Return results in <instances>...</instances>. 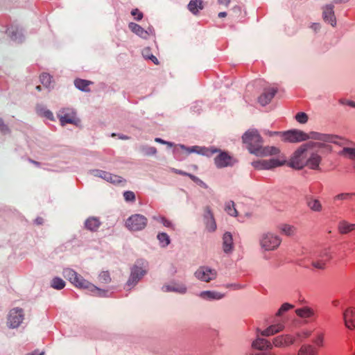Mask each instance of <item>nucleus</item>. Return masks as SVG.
<instances>
[{
  "label": "nucleus",
  "mask_w": 355,
  "mask_h": 355,
  "mask_svg": "<svg viewBox=\"0 0 355 355\" xmlns=\"http://www.w3.org/2000/svg\"><path fill=\"white\" fill-rule=\"evenodd\" d=\"M324 144L320 142L309 141L300 145L292 154L285 164L296 169H302L306 164L307 151L314 148H321Z\"/></svg>",
  "instance_id": "1"
},
{
  "label": "nucleus",
  "mask_w": 355,
  "mask_h": 355,
  "mask_svg": "<svg viewBox=\"0 0 355 355\" xmlns=\"http://www.w3.org/2000/svg\"><path fill=\"white\" fill-rule=\"evenodd\" d=\"M278 134L280 135L283 141L289 143L302 142L309 139H322L320 135L317 132H311L310 134H307L302 130L296 129L279 132Z\"/></svg>",
  "instance_id": "2"
},
{
  "label": "nucleus",
  "mask_w": 355,
  "mask_h": 355,
  "mask_svg": "<svg viewBox=\"0 0 355 355\" xmlns=\"http://www.w3.org/2000/svg\"><path fill=\"white\" fill-rule=\"evenodd\" d=\"M242 139L251 153L259 155L263 147V139L257 130L247 131L243 135Z\"/></svg>",
  "instance_id": "3"
},
{
  "label": "nucleus",
  "mask_w": 355,
  "mask_h": 355,
  "mask_svg": "<svg viewBox=\"0 0 355 355\" xmlns=\"http://www.w3.org/2000/svg\"><path fill=\"white\" fill-rule=\"evenodd\" d=\"M186 150L187 153H191V152H196L198 153H201L202 155L210 156L213 155L214 153L219 151L218 149L214 148H200L198 146H194L191 148H187L184 146H175L174 149L173 150V154L175 157L181 160L184 158V156H182V151Z\"/></svg>",
  "instance_id": "4"
},
{
  "label": "nucleus",
  "mask_w": 355,
  "mask_h": 355,
  "mask_svg": "<svg viewBox=\"0 0 355 355\" xmlns=\"http://www.w3.org/2000/svg\"><path fill=\"white\" fill-rule=\"evenodd\" d=\"M147 221V218L144 216L134 214L127 219L125 227L131 231H139L145 228Z\"/></svg>",
  "instance_id": "5"
},
{
  "label": "nucleus",
  "mask_w": 355,
  "mask_h": 355,
  "mask_svg": "<svg viewBox=\"0 0 355 355\" xmlns=\"http://www.w3.org/2000/svg\"><path fill=\"white\" fill-rule=\"evenodd\" d=\"M64 273L69 277V281L76 287L83 289L90 288L92 284L78 275L74 270L67 268L64 270Z\"/></svg>",
  "instance_id": "6"
},
{
  "label": "nucleus",
  "mask_w": 355,
  "mask_h": 355,
  "mask_svg": "<svg viewBox=\"0 0 355 355\" xmlns=\"http://www.w3.org/2000/svg\"><path fill=\"white\" fill-rule=\"evenodd\" d=\"M286 156L281 155L279 159H272L270 160H262L255 162L253 165L258 169H270L277 166H283L286 164Z\"/></svg>",
  "instance_id": "7"
},
{
  "label": "nucleus",
  "mask_w": 355,
  "mask_h": 355,
  "mask_svg": "<svg viewBox=\"0 0 355 355\" xmlns=\"http://www.w3.org/2000/svg\"><path fill=\"white\" fill-rule=\"evenodd\" d=\"M260 243L266 250H272L280 245L281 239L277 236L267 233L263 235Z\"/></svg>",
  "instance_id": "8"
},
{
  "label": "nucleus",
  "mask_w": 355,
  "mask_h": 355,
  "mask_svg": "<svg viewBox=\"0 0 355 355\" xmlns=\"http://www.w3.org/2000/svg\"><path fill=\"white\" fill-rule=\"evenodd\" d=\"M60 125L64 126L67 124H72L79 126L80 120L77 117L76 112L67 110V112L63 110L62 114L59 116Z\"/></svg>",
  "instance_id": "9"
},
{
  "label": "nucleus",
  "mask_w": 355,
  "mask_h": 355,
  "mask_svg": "<svg viewBox=\"0 0 355 355\" xmlns=\"http://www.w3.org/2000/svg\"><path fill=\"white\" fill-rule=\"evenodd\" d=\"M146 271L139 266H134L132 269L130 278L127 282L128 290H131L142 277L145 275Z\"/></svg>",
  "instance_id": "10"
},
{
  "label": "nucleus",
  "mask_w": 355,
  "mask_h": 355,
  "mask_svg": "<svg viewBox=\"0 0 355 355\" xmlns=\"http://www.w3.org/2000/svg\"><path fill=\"white\" fill-rule=\"evenodd\" d=\"M196 277L206 282H209L212 279H215L217 276V272L215 270L209 268L208 267H200L195 273Z\"/></svg>",
  "instance_id": "11"
},
{
  "label": "nucleus",
  "mask_w": 355,
  "mask_h": 355,
  "mask_svg": "<svg viewBox=\"0 0 355 355\" xmlns=\"http://www.w3.org/2000/svg\"><path fill=\"white\" fill-rule=\"evenodd\" d=\"M24 320L23 310L19 308H14L10 310L8 315L10 327L16 328L19 326Z\"/></svg>",
  "instance_id": "12"
},
{
  "label": "nucleus",
  "mask_w": 355,
  "mask_h": 355,
  "mask_svg": "<svg viewBox=\"0 0 355 355\" xmlns=\"http://www.w3.org/2000/svg\"><path fill=\"white\" fill-rule=\"evenodd\" d=\"M296 342V338L293 335H281L274 338L272 345L276 347H286Z\"/></svg>",
  "instance_id": "13"
},
{
  "label": "nucleus",
  "mask_w": 355,
  "mask_h": 355,
  "mask_svg": "<svg viewBox=\"0 0 355 355\" xmlns=\"http://www.w3.org/2000/svg\"><path fill=\"white\" fill-rule=\"evenodd\" d=\"M128 26L134 33L145 40H146L148 36L155 35V31L152 27L144 30L141 26L134 22L130 23Z\"/></svg>",
  "instance_id": "14"
},
{
  "label": "nucleus",
  "mask_w": 355,
  "mask_h": 355,
  "mask_svg": "<svg viewBox=\"0 0 355 355\" xmlns=\"http://www.w3.org/2000/svg\"><path fill=\"white\" fill-rule=\"evenodd\" d=\"M345 324L349 329H355V308L349 307L343 313Z\"/></svg>",
  "instance_id": "15"
},
{
  "label": "nucleus",
  "mask_w": 355,
  "mask_h": 355,
  "mask_svg": "<svg viewBox=\"0 0 355 355\" xmlns=\"http://www.w3.org/2000/svg\"><path fill=\"white\" fill-rule=\"evenodd\" d=\"M233 157L227 152H220L215 158V163L219 168H223L233 164Z\"/></svg>",
  "instance_id": "16"
},
{
  "label": "nucleus",
  "mask_w": 355,
  "mask_h": 355,
  "mask_svg": "<svg viewBox=\"0 0 355 355\" xmlns=\"http://www.w3.org/2000/svg\"><path fill=\"white\" fill-rule=\"evenodd\" d=\"M322 18L324 21L330 23L333 27L336 26V18L332 4L326 5L323 8Z\"/></svg>",
  "instance_id": "17"
},
{
  "label": "nucleus",
  "mask_w": 355,
  "mask_h": 355,
  "mask_svg": "<svg viewBox=\"0 0 355 355\" xmlns=\"http://www.w3.org/2000/svg\"><path fill=\"white\" fill-rule=\"evenodd\" d=\"M204 220L206 228L209 232H214L216 230V223L214 214L209 207H206Z\"/></svg>",
  "instance_id": "18"
},
{
  "label": "nucleus",
  "mask_w": 355,
  "mask_h": 355,
  "mask_svg": "<svg viewBox=\"0 0 355 355\" xmlns=\"http://www.w3.org/2000/svg\"><path fill=\"white\" fill-rule=\"evenodd\" d=\"M277 92V88L270 87L265 90V92L259 97V103L264 106L268 104Z\"/></svg>",
  "instance_id": "19"
},
{
  "label": "nucleus",
  "mask_w": 355,
  "mask_h": 355,
  "mask_svg": "<svg viewBox=\"0 0 355 355\" xmlns=\"http://www.w3.org/2000/svg\"><path fill=\"white\" fill-rule=\"evenodd\" d=\"M322 157L318 153H313L311 154L310 157L307 158L306 166L313 170L321 171L320 167Z\"/></svg>",
  "instance_id": "20"
},
{
  "label": "nucleus",
  "mask_w": 355,
  "mask_h": 355,
  "mask_svg": "<svg viewBox=\"0 0 355 355\" xmlns=\"http://www.w3.org/2000/svg\"><path fill=\"white\" fill-rule=\"evenodd\" d=\"M284 329V321L282 320L281 322L269 326L267 329L262 331L261 334L263 336H270L282 331Z\"/></svg>",
  "instance_id": "21"
},
{
  "label": "nucleus",
  "mask_w": 355,
  "mask_h": 355,
  "mask_svg": "<svg viewBox=\"0 0 355 355\" xmlns=\"http://www.w3.org/2000/svg\"><path fill=\"white\" fill-rule=\"evenodd\" d=\"M252 346L259 350H265L272 349V344L265 338H257L252 343Z\"/></svg>",
  "instance_id": "22"
},
{
  "label": "nucleus",
  "mask_w": 355,
  "mask_h": 355,
  "mask_svg": "<svg viewBox=\"0 0 355 355\" xmlns=\"http://www.w3.org/2000/svg\"><path fill=\"white\" fill-rule=\"evenodd\" d=\"M338 230L340 234H346L355 230V224L343 220L339 223Z\"/></svg>",
  "instance_id": "23"
},
{
  "label": "nucleus",
  "mask_w": 355,
  "mask_h": 355,
  "mask_svg": "<svg viewBox=\"0 0 355 355\" xmlns=\"http://www.w3.org/2000/svg\"><path fill=\"white\" fill-rule=\"evenodd\" d=\"M188 8L193 15H198L199 11L204 8L203 1L202 0H191Z\"/></svg>",
  "instance_id": "24"
},
{
  "label": "nucleus",
  "mask_w": 355,
  "mask_h": 355,
  "mask_svg": "<svg viewBox=\"0 0 355 355\" xmlns=\"http://www.w3.org/2000/svg\"><path fill=\"white\" fill-rule=\"evenodd\" d=\"M74 85L79 89L89 92H90L89 86L93 85V82L85 79L76 78L74 80Z\"/></svg>",
  "instance_id": "25"
},
{
  "label": "nucleus",
  "mask_w": 355,
  "mask_h": 355,
  "mask_svg": "<svg viewBox=\"0 0 355 355\" xmlns=\"http://www.w3.org/2000/svg\"><path fill=\"white\" fill-rule=\"evenodd\" d=\"M223 250L225 252H230L233 248V238L230 232H226L223 235Z\"/></svg>",
  "instance_id": "26"
},
{
  "label": "nucleus",
  "mask_w": 355,
  "mask_h": 355,
  "mask_svg": "<svg viewBox=\"0 0 355 355\" xmlns=\"http://www.w3.org/2000/svg\"><path fill=\"white\" fill-rule=\"evenodd\" d=\"M101 225V222L98 218L96 217H90L89 218L85 223V227L92 232H95L99 227Z\"/></svg>",
  "instance_id": "27"
},
{
  "label": "nucleus",
  "mask_w": 355,
  "mask_h": 355,
  "mask_svg": "<svg viewBox=\"0 0 355 355\" xmlns=\"http://www.w3.org/2000/svg\"><path fill=\"white\" fill-rule=\"evenodd\" d=\"M331 255L326 253L322 259L313 261L312 266L318 269H324L327 263L331 260Z\"/></svg>",
  "instance_id": "28"
},
{
  "label": "nucleus",
  "mask_w": 355,
  "mask_h": 355,
  "mask_svg": "<svg viewBox=\"0 0 355 355\" xmlns=\"http://www.w3.org/2000/svg\"><path fill=\"white\" fill-rule=\"evenodd\" d=\"M280 150L279 148L275 147V146H266L262 147L260 153L259 155H276L279 154Z\"/></svg>",
  "instance_id": "29"
},
{
  "label": "nucleus",
  "mask_w": 355,
  "mask_h": 355,
  "mask_svg": "<svg viewBox=\"0 0 355 355\" xmlns=\"http://www.w3.org/2000/svg\"><path fill=\"white\" fill-rule=\"evenodd\" d=\"M317 351L310 345H302L298 351L297 355H316Z\"/></svg>",
  "instance_id": "30"
},
{
  "label": "nucleus",
  "mask_w": 355,
  "mask_h": 355,
  "mask_svg": "<svg viewBox=\"0 0 355 355\" xmlns=\"http://www.w3.org/2000/svg\"><path fill=\"white\" fill-rule=\"evenodd\" d=\"M173 171L176 174L188 176L191 180H193L197 184L206 187L205 184L202 180H200L199 178H198L197 177H196L195 175H193L192 174L184 172L182 171L174 169V168L173 169Z\"/></svg>",
  "instance_id": "31"
},
{
  "label": "nucleus",
  "mask_w": 355,
  "mask_h": 355,
  "mask_svg": "<svg viewBox=\"0 0 355 355\" xmlns=\"http://www.w3.org/2000/svg\"><path fill=\"white\" fill-rule=\"evenodd\" d=\"M89 290L94 294V295L97 297H107L109 291L107 289H101L96 286L91 284L90 288Z\"/></svg>",
  "instance_id": "32"
},
{
  "label": "nucleus",
  "mask_w": 355,
  "mask_h": 355,
  "mask_svg": "<svg viewBox=\"0 0 355 355\" xmlns=\"http://www.w3.org/2000/svg\"><path fill=\"white\" fill-rule=\"evenodd\" d=\"M37 113L42 117H44L50 121H54L52 112L44 107L38 108Z\"/></svg>",
  "instance_id": "33"
},
{
  "label": "nucleus",
  "mask_w": 355,
  "mask_h": 355,
  "mask_svg": "<svg viewBox=\"0 0 355 355\" xmlns=\"http://www.w3.org/2000/svg\"><path fill=\"white\" fill-rule=\"evenodd\" d=\"M150 49L149 47L144 49V50L143 51V53H142L144 58L146 60H151L156 65L159 64V61H158L157 58L155 56H154L153 55L150 54Z\"/></svg>",
  "instance_id": "34"
},
{
  "label": "nucleus",
  "mask_w": 355,
  "mask_h": 355,
  "mask_svg": "<svg viewBox=\"0 0 355 355\" xmlns=\"http://www.w3.org/2000/svg\"><path fill=\"white\" fill-rule=\"evenodd\" d=\"M296 314L302 318H309L313 315V311L307 307L298 309L295 311Z\"/></svg>",
  "instance_id": "35"
},
{
  "label": "nucleus",
  "mask_w": 355,
  "mask_h": 355,
  "mask_svg": "<svg viewBox=\"0 0 355 355\" xmlns=\"http://www.w3.org/2000/svg\"><path fill=\"white\" fill-rule=\"evenodd\" d=\"M280 232L286 236H291L294 233V227L291 225L284 224L282 225L279 227Z\"/></svg>",
  "instance_id": "36"
},
{
  "label": "nucleus",
  "mask_w": 355,
  "mask_h": 355,
  "mask_svg": "<svg viewBox=\"0 0 355 355\" xmlns=\"http://www.w3.org/2000/svg\"><path fill=\"white\" fill-rule=\"evenodd\" d=\"M51 76L47 73H42L40 76V82L46 87H48L51 85Z\"/></svg>",
  "instance_id": "37"
},
{
  "label": "nucleus",
  "mask_w": 355,
  "mask_h": 355,
  "mask_svg": "<svg viewBox=\"0 0 355 355\" xmlns=\"http://www.w3.org/2000/svg\"><path fill=\"white\" fill-rule=\"evenodd\" d=\"M200 296L209 299H220L223 297V295L212 291H204L200 294Z\"/></svg>",
  "instance_id": "38"
},
{
  "label": "nucleus",
  "mask_w": 355,
  "mask_h": 355,
  "mask_svg": "<svg viewBox=\"0 0 355 355\" xmlns=\"http://www.w3.org/2000/svg\"><path fill=\"white\" fill-rule=\"evenodd\" d=\"M51 286L55 289L60 290L65 286V283L62 279L55 277L52 280Z\"/></svg>",
  "instance_id": "39"
},
{
  "label": "nucleus",
  "mask_w": 355,
  "mask_h": 355,
  "mask_svg": "<svg viewBox=\"0 0 355 355\" xmlns=\"http://www.w3.org/2000/svg\"><path fill=\"white\" fill-rule=\"evenodd\" d=\"M99 280L101 283L107 284L111 282L112 278L108 271H103L99 275Z\"/></svg>",
  "instance_id": "40"
},
{
  "label": "nucleus",
  "mask_w": 355,
  "mask_h": 355,
  "mask_svg": "<svg viewBox=\"0 0 355 355\" xmlns=\"http://www.w3.org/2000/svg\"><path fill=\"white\" fill-rule=\"evenodd\" d=\"M340 154L347 156L351 159H355V148H344Z\"/></svg>",
  "instance_id": "41"
},
{
  "label": "nucleus",
  "mask_w": 355,
  "mask_h": 355,
  "mask_svg": "<svg viewBox=\"0 0 355 355\" xmlns=\"http://www.w3.org/2000/svg\"><path fill=\"white\" fill-rule=\"evenodd\" d=\"M308 205L309 207L314 211H320L322 209V206L319 200L315 199H311L308 202Z\"/></svg>",
  "instance_id": "42"
},
{
  "label": "nucleus",
  "mask_w": 355,
  "mask_h": 355,
  "mask_svg": "<svg viewBox=\"0 0 355 355\" xmlns=\"http://www.w3.org/2000/svg\"><path fill=\"white\" fill-rule=\"evenodd\" d=\"M157 238L163 247H165L170 243L169 236L166 233L159 234Z\"/></svg>",
  "instance_id": "43"
},
{
  "label": "nucleus",
  "mask_w": 355,
  "mask_h": 355,
  "mask_svg": "<svg viewBox=\"0 0 355 355\" xmlns=\"http://www.w3.org/2000/svg\"><path fill=\"white\" fill-rule=\"evenodd\" d=\"M227 212L232 216H237V211L235 208V205L233 202H230L225 207Z\"/></svg>",
  "instance_id": "44"
},
{
  "label": "nucleus",
  "mask_w": 355,
  "mask_h": 355,
  "mask_svg": "<svg viewBox=\"0 0 355 355\" xmlns=\"http://www.w3.org/2000/svg\"><path fill=\"white\" fill-rule=\"evenodd\" d=\"M293 306L288 303H284L282 305L277 313H276V316L279 317L283 315L284 313L292 309Z\"/></svg>",
  "instance_id": "45"
},
{
  "label": "nucleus",
  "mask_w": 355,
  "mask_h": 355,
  "mask_svg": "<svg viewBox=\"0 0 355 355\" xmlns=\"http://www.w3.org/2000/svg\"><path fill=\"white\" fill-rule=\"evenodd\" d=\"M295 119L300 123H306L309 119V116L304 112H298L295 115Z\"/></svg>",
  "instance_id": "46"
},
{
  "label": "nucleus",
  "mask_w": 355,
  "mask_h": 355,
  "mask_svg": "<svg viewBox=\"0 0 355 355\" xmlns=\"http://www.w3.org/2000/svg\"><path fill=\"white\" fill-rule=\"evenodd\" d=\"M311 334L309 331H302L297 333L294 336L297 340L302 342L304 339L307 338L310 336Z\"/></svg>",
  "instance_id": "47"
},
{
  "label": "nucleus",
  "mask_w": 355,
  "mask_h": 355,
  "mask_svg": "<svg viewBox=\"0 0 355 355\" xmlns=\"http://www.w3.org/2000/svg\"><path fill=\"white\" fill-rule=\"evenodd\" d=\"M324 334L323 333H319L315 336V339L313 340V343L317 345L319 347L323 346V341H324Z\"/></svg>",
  "instance_id": "48"
},
{
  "label": "nucleus",
  "mask_w": 355,
  "mask_h": 355,
  "mask_svg": "<svg viewBox=\"0 0 355 355\" xmlns=\"http://www.w3.org/2000/svg\"><path fill=\"white\" fill-rule=\"evenodd\" d=\"M123 196L125 200L128 202H134L136 199L135 193L130 191L124 192Z\"/></svg>",
  "instance_id": "49"
},
{
  "label": "nucleus",
  "mask_w": 355,
  "mask_h": 355,
  "mask_svg": "<svg viewBox=\"0 0 355 355\" xmlns=\"http://www.w3.org/2000/svg\"><path fill=\"white\" fill-rule=\"evenodd\" d=\"M131 15L138 21L141 20L144 17L143 13L137 8L133 9L131 11Z\"/></svg>",
  "instance_id": "50"
},
{
  "label": "nucleus",
  "mask_w": 355,
  "mask_h": 355,
  "mask_svg": "<svg viewBox=\"0 0 355 355\" xmlns=\"http://www.w3.org/2000/svg\"><path fill=\"white\" fill-rule=\"evenodd\" d=\"M0 131L3 134L10 132V129L7 124L5 123L4 121L0 118Z\"/></svg>",
  "instance_id": "51"
},
{
  "label": "nucleus",
  "mask_w": 355,
  "mask_h": 355,
  "mask_svg": "<svg viewBox=\"0 0 355 355\" xmlns=\"http://www.w3.org/2000/svg\"><path fill=\"white\" fill-rule=\"evenodd\" d=\"M145 153L148 155H155L157 153V149L153 146H147L144 149Z\"/></svg>",
  "instance_id": "52"
},
{
  "label": "nucleus",
  "mask_w": 355,
  "mask_h": 355,
  "mask_svg": "<svg viewBox=\"0 0 355 355\" xmlns=\"http://www.w3.org/2000/svg\"><path fill=\"white\" fill-rule=\"evenodd\" d=\"M340 103L342 104H346L350 107H355V102L352 101H349L346 99H340Z\"/></svg>",
  "instance_id": "53"
},
{
  "label": "nucleus",
  "mask_w": 355,
  "mask_h": 355,
  "mask_svg": "<svg viewBox=\"0 0 355 355\" xmlns=\"http://www.w3.org/2000/svg\"><path fill=\"white\" fill-rule=\"evenodd\" d=\"M161 220L164 226L173 228L172 223L168 219H166L165 217H162Z\"/></svg>",
  "instance_id": "54"
},
{
  "label": "nucleus",
  "mask_w": 355,
  "mask_h": 355,
  "mask_svg": "<svg viewBox=\"0 0 355 355\" xmlns=\"http://www.w3.org/2000/svg\"><path fill=\"white\" fill-rule=\"evenodd\" d=\"M350 196H351V194H349V193H341V194H339V195L336 196V198H338V199H346L348 197H349Z\"/></svg>",
  "instance_id": "55"
},
{
  "label": "nucleus",
  "mask_w": 355,
  "mask_h": 355,
  "mask_svg": "<svg viewBox=\"0 0 355 355\" xmlns=\"http://www.w3.org/2000/svg\"><path fill=\"white\" fill-rule=\"evenodd\" d=\"M110 180L112 182H113V183H116V182H121V180L120 179V178H118L116 175H114V177L110 176Z\"/></svg>",
  "instance_id": "56"
},
{
  "label": "nucleus",
  "mask_w": 355,
  "mask_h": 355,
  "mask_svg": "<svg viewBox=\"0 0 355 355\" xmlns=\"http://www.w3.org/2000/svg\"><path fill=\"white\" fill-rule=\"evenodd\" d=\"M35 222L37 225H42L44 223V219L41 217H38L35 219Z\"/></svg>",
  "instance_id": "57"
},
{
  "label": "nucleus",
  "mask_w": 355,
  "mask_h": 355,
  "mask_svg": "<svg viewBox=\"0 0 355 355\" xmlns=\"http://www.w3.org/2000/svg\"><path fill=\"white\" fill-rule=\"evenodd\" d=\"M311 28H313L315 31H316L318 29H319L320 28V24L318 23H313L312 25H311Z\"/></svg>",
  "instance_id": "58"
},
{
  "label": "nucleus",
  "mask_w": 355,
  "mask_h": 355,
  "mask_svg": "<svg viewBox=\"0 0 355 355\" xmlns=\"http://www.w3.org/2000/svg\"><path fill=\"white\" fill-rule=\"evenodd\" d=\"M44 352L39 353V352L37 350H35L33 352L29 353L26 355H44Z\"/></svg>",
  "instance_id": "59"
},
{
  "label": "nucleus",
  "mask_w": 355,
  "mask_h": 355,
  "mask_svg": "<svg viewBox=\"0 0 355 355\" xmlns=\"http://www.w3.org/2000/svg\"><path fill=\"white\" fill-rule=\"evenodd\" d=\"M218 2L220 4L227 6L230 3V0H218Z\"/></svg>",
  "instance_id": "60"
},
{
  "label": "nucleus",
  "mask_w": 355,
  "mask_h": 355,
  "mask_svg": "<svg viewBox=\"0 0 355 355\" xmlns=\"http://www.w3.org/2000/svg\"><path fill=\"white\" fill-rule=\"evenodd\" d=\"M165 144H167L170 147H173V148H175V146H180V145H174L173 143L169 142V141H166Z\"/></svg>",
  "instance_id": "61"
},
{
  "label": "nucleus",
  "mask_w": 355,
  "mask_h": 355,
  "mask_svg": "<svg viewBox=\"0 0 355 355\" xmlns=\"http://www.w3.org/2000/svg\"><path fill=\"white\" fill-rule=\"evenodd\" d=\"M227 16V12H221L218 14L219 17H225Z\"/></svg>",
  "instance_id": "62"
},
{
  "label": "nucleus",
  "mask_w": 355,
  "mask_h": 355,
  "mask_svg": "<svg viewBox=\"0 0 355 355\" xmlns=\"http://www.w3.org/2000/svg\"><path fill=\"white\" fill-rule=\"evenodd\" d=\"M155 141H157V142L162 143V144H165L166 143V141H164L163 139H162L160 138H156Z\"/></svg>",
  "instance_id": "63"
},
{
  "label": "nucleus",
  "mask_w": 355,
  "mask_h": 355,
  "mask_svg": "<svg viewBox=\"0 0 355 355\" xmlns=\"http://www.w3.org/2000/svg\"><path fill=\"white\" fill-rule=\"evenodd\" d=\"M120 138L121 139H128V137L125 136V135H122V136H120Z\"/></svg>",
  "instance_id": "64"
}]
</instances>
